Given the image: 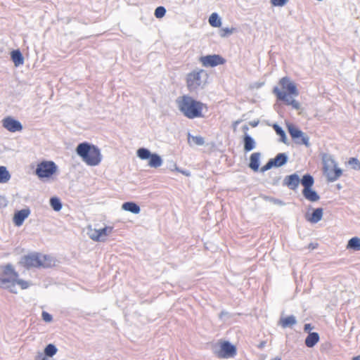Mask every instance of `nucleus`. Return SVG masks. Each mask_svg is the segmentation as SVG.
<instances>
[{"mask_svg": "<svg viewBox=\"0 0 360 360\" xmlns=\"http://www.w3.org/2000/svg\"><path fill=\"white\" fill-rule=\"evenodd\" d=\"M179 111L187 118L194 119L203 117L202 109L204 103L196 101L191 96L184 95L176 100Z\"/></svg>", "mask_w": 360, "mask_h": 360, "instance_id": "nucleus-1", "label": "nucleus"}, {"mask_svg": "<svg viewBox=\"0 0 360 360\" xmlns=\"http://www.w3.org/2000/svg\"><path fill=\"white\" fill-rule=\"evenodd\" d=\"M76 153L89 166H96L102 160L100 149L87 142L79 143L76 148Z\"/></svg>", "mask_w": 360, "mask_h": 360, "instance_id": "nucleus-2", "label": "nucleus"}, {"mask_svg": "<svg viewBox=\"0 0 360 360\" xmlns=\"http://www.w3.org/2000/svg\"><path fill=\"white\" fill-rule=\"evenodd\" d=\"M2 272L0 274V288L8 289L13 293H17L15 289V281L19 277V274L11 264H7L1 267Z\"/></svg>", "mask_w": 360, "mask_h": 360, "instance_id": "nucleus-3", "label": "nucleus"}, {"mask_svg": "<svg viewBox=\"0 0 360 360\" xmlns=\"http://www.w3.org/2000/svg\"><path fill=\"white\" fill-rule=\"evenodd\" d=\"M20 263L27 269L32 267L47 268L51 266V260L46 255H41L38 253H31L23 256Z\"/></svg>", "mask_w": 360, "mask_h": 360, "instance_id": "nucleus-4", "label": "nucleus"}, {"mask_svg": "<svg viewBox=\"0 0 360 360\" xmlns=\"http://www.w3.org/2000/svg\"><path fill=\"white\" fill-rule=\"evenodd\" d=\"M208 79V75L204 70H195L188 73L186 77L187 87L189 91H196L203 89Z\"/></svg>", "mask_w": 360, "mask_h": 360, "instance_id": "nucleus-5", "label": "nucleus"}, {"mask_svg": "<svg viewBox=\"0 0 360 360\" xmlns=\"http://www.w3.org/2000/svg\"><path fill=\"white\" fill-rule=\"evenodd\" d=\"M322 160L323 172L327 176L328 181L330 182L336 181L342 175V169L338 167L337 162L332 155L324 154L322 157Z\"/></svg>", "mask_w": 360, "mask_h": 360, "instance_id": "nucleus-6", "label": "nucleus"}, {"mask_svg": "<svg viewBox=\"0 0 360 360\" xmlns=\"http://www.w3.org/2000/svg\"><path fill=\"white\" fill-rule=\"evenodd\" d=\"M57 171V165L53 161H42L37 165L35 170L39 178H49Z\"/></svg>", "mask_w": 360, "mask_h": 360, "instance_id": "nucleus-7", "label": "nucleus"}, {"mask_svg": "<svg viewBox=\"0 0 360 360\" xmlns=\"http://www.w3.org/2000/svg\"><path fill=\"white\" fill-rule=\"evenodd\" d=\"M288 130L295 143L304 145L307 147L310 146L309 138L302 131L292 124L288 125Z\"/></svg>", "mask_w": 360, "mask_h": 360, "instance_id": "nucleus-8", "label": "nucleus"}, {"mask_svg": "<svg viewBox=\"0 0 360 360\" xmlns=\"http://www.w3.org/2000/svg\"><path fill=\"white\" fill-rule=\"evenodd\" d=\"M278 91L284 92L288 96H297L299 95V91L297 88L296 84L290 79L288 77H283L279 80Z\"/></svg>", "mask_w": 360, "mask_h": 360, "instance_id": "nucleus-9", "label": "nucleus"}, {"mask_svg": "<svg viewBox=\"0 0 360 360\" xmlns=\"http://www.w3.org/2000/svg\"><path fill=\"white\" fill-rule=\"evenodd\" d=\"M112 231V227L105 226L100 229H92L91 226L88 227L87 235L94 241H104L107 236H108Z\"/></svg>", "mask_w": 360, "mask_h": 360, "instance_id": "nucleus-10", "label": "nucleus"}, {"mask_svg": "<svg viewBox=\"0 0 360 360\" xmlns=\"http://www.w3.org/2000/svg\"><path fill=\"white\" fill-rule=\"evenodd\" d=\"M273 92L278 100L283 101L286 105H292V108L295 110H300L301 108L300 103L293 98L294 96H288L284 92L278 91V86L274 88Z\"/></svg>", "mask_w": 360, "mask_h": 360, "instance_id": "nucleus-11", "label": "nucleus"}, {"mask_svg": "<svg viewBox=\"0 0 360 360\" xmlns=\"http://www.w3.org/2000/svg\"><path fill=\"white\" fill-rule=\"evenodd\" d=\"M236 354V348L234 345H231L228 341H224L221 343L220 350L217 352V355L219 357L229 358L233 357Z\"/></svg>", "mask_w": 360, "mask_h": 360, "instance_id": "nucleus-12", "label": "nucleus"}, {"mask_svg": "<svg viewBox=\"0 0 360 360\" xmlns=\"http://www.w3.org/2000/svg\"><path fill=\"white\" fill-rule=\"evenodd\" d=\"M200 60L205 67H215L218 65L224 64L225 62V60L219 55L202 56Z\"/></svg>", "mask_w": 360, "mask_h": 360, "instance_id": "nucleus-13", "label": "nucleus"}, {"mask_svg": "<svg viewBox=\"0 0 360 360\" xmlns=\"http://www.w3.org/2000/svg\"><path fill=\"white\" fill-rule=\"evenodd\" d=\"M3 127L11 132L20 131L22 129L21 123L11 117L3 120Z\"/></svg>", "mask_w": 360, "mask_h": 360, "instance_id": "nucleus-14", "label": "nucleus"}, {"mask_svg": "<svg viewBox=\"0 0 360 360\" xmlns=\"http://www.w3.org/2000/svg\"><path fill=\"white\" fill-rule=\"evenodd\" d=\"M31 210L29 207L16 211L13 217V222L15 226H20L22 225L24 221L30 216Z\"/></svg>", "mask_w": 360, "mask_h": 360, "instance_id": "nucleus-15", "label": "nucleus"}, {"mask_svg": "<svg viewBox=\"0 0 360 360\" xmlns=\"http://www.w3.org/2000/svg\"><path fill=\"white\" fill-rule=\"evenodd\" d=\"M300 182V179L297 174L288 175L285 177L283 184L288 186L291 190H296Z\"/></svg>", "mask_w": 360, "mask_h": 360, "instance_id": "nucleus-16", "label": "nucleus"}, {"mask_svg": "<svg viewBox=\"0 0 360 360\" xmlns=\"http://www.w3.org/2000/svg\"><path fill=\"white\" fill-rule=\"evenodd\" d=\"M278 323L283 328H291L297 323V319L295 316L290 315L287 317H281Z\"/></svg>", "mask_w": 360, "mask_h": 360, "instance_id": "nucleus-17", "label": "nucleus"}, {"mask_svg": "<svg viewBox=\"0 0 360 360\" xmlns=\"http://www.w3.org/2000/svg\"><path fill=\"white\" fill-rule=\"evenodd\" d=\"M261 153L259 152L253 153L250 158L249 167L254 172H257L259 167Z\"/></svg>", "mask_w": 360, "mask_h": 360, "instance_id": "nucleus-18", "label": "nucleus"}, {"mask_svg": "<svg viewBox=\"0 0 360 360\" xmlns=\"http://www.w3.org/2000/svg\"><path fill=\"white\" fill-rule=\"evenodd\" d=\"M302 194L307 200L311 202H316L320 199L319 194L311 188L303 189Z\"/></svg>", "mask_w": 360, "mask_h": 360, "instance_id": "nucleus-19", "label": "nucleus"}, {"mask_svg": "<svg viewBox=\"0 0 360 360\" xmlns=\"http://www.w3.org/2000/svg\"><path fill=\"white\" fill-rule=\"evenodd\" d=\"M288 157L284 153H278L274 158H271L275 167H280L285 165L288 162Z\"/></svg>", "mask_w": 360, "mask_h": 360, "instance_id": "nucleus-20", "label": "nucleus"}, {"mask_svg": "<svg viewBox=\"0 0 360 360\" xmlns=\"http://www.w3.org/2000/svg\"><path fill=\"white\" fill-rule=\"evenodd\" d=\"M323 210L322 208H316L314 210L310 217H306L307 220L311 223L316 224L321 220L323 217Z\"/></svg>", "mask_w": 360, "mask_h": 360, "instance_id": "nucleus-21", "label": "nucleus"}, {"mask_svg": "<svg viewBox=\"0 0 360 360\" xmlns=\"http://www.w3.org/2000/svg\"><path fill=\"white\" fill-rule=\"evenodd\" d=\"M243 144H244V150L245 152H249L252 150L256 146V143L255 140L248 134H245L243 136Z\"/></svg>", "mask_w": 360, "mask_h": 360, "instance_id": "nucleus-22", "label": "nucleus"}, {"mask_svg": "<svg viewBox=\"0 0 360 360\" xmlns=\"http://www.w3.org/2000/svg\"><path fill=\"white\" fill-rule=\"evenodd\" d=\"M122 209L133 214H139L141 211L140 207L134 202H124Z\"/></svg>", "mask_w": 360, "mask_h": 360, "instance_id": "nucleus-23", "label": "nucleus"}, {"mask_svg": "<svg viewBox=\"0 0 360 360\" xmlns=\"http://www.w3.org/2000/svg\"><path fill=\"white\" fill-rule=\"evenodd\" d=\"M11 59L15 66L18 67L24 63V58L19 50H14L11 53Z\"/></svg>", "mask_w": 360, "mask_h": 360, "instance_id": "nucleus-24", "label": "nucleus"}, {"mask_svg": "<svg viewBox=\"0 0 360 360\" xmlns=\"http://www.w3.org/2000/svg\"><path fill=\"white\" fill-rule=\"evenodd\" d=\"M319 340V335L316 333H309L305 339V345L308 347H313Z\"/></svg>", "mask_w": 360, "mask_h": 360, "instance_id": "nucleus-25", "label": "nucleus"}, {"mask_svg": "<svg viewBox=\"0 0 360 360\" xmlns=\"http://www.w3.org/2000/svg\"><path fill=\"white\" fill-rule=\"evenodd\" d=\"M162 160L161 157L156 154V153H152L151 156L149 158V162L148 165L150 167L153 168H158L162 165Z\"/></svg>", "mask_w": 360, "mask_h": 360, "instance_id": "nucleus-26", "label": "nucleus"}, {"mask_svg": "<svg viewBox=\"0 0 360 360\" xmlns=\"http://www.w3.org/2000/svg\"><path fill=\"white\" fill-rule=\"evenodd\" d=\"M300 183H301V184L304 186V189H307V188H311L314 183V180L311 175L307 174L302 176Z\"/></svg>", "mask_w": 360, "mask_h": 360, "instance_id": "nucleus-27", "label": "nucleus"}, {"mask_svg": "<svg viewBox=\"0 0 360 360\" xmlns=\"http://www.w3.org/2000/svg\"><path fill=\"white\" fill-rule=\"evenodd\" d=\"M347 248L353 250L354 251L360 250V238L353 237L349 239L347 245Z\"/></svg>", "mask_w": 360, "mask_h": 360, "instance_id": "nucleus-28", "label": "nucleus"}, {"mask_svg": "<svg viewBox=\"0 0 360 360\" xmlns=\"http://www.w3.org/2000/svg\"><path fill=\"white\" fill-rule=\"evenodd\" d=\"M11 179V174L4 166H0V183H7Z\"/></svg>", "mask_w": 360, "mask_h": 360, "instance_id": "nucleus-29", "label": "nucleus"}, {"mask_svg": "<svg viewBox=\"0 0 360 360\" xmlns=\"http://www.w3.org/2000/svg\"><path fill=\"white\" fill-rule=\"evenodd\" d=\"M188 140L190 145L193 143L196 146H202L205 143L203 137L200 136H191L190 134L188 135Z\"/></svg>", "mask_w": 360, "mask_h": 360, "instance_id": "nucleus-30", "label": "nucleus"}, {"mask_svg": "<svg viewBox=\"0 0 360 360\" xmlns=\"http://www.w3.org/2000/svg\"><path fill=\"white\" fill-rule=\"evenodd\" d=\"M209 23L214 27H219L221 25V21L217 13H213L209 18Z\"/></svg>", "mask_w": 360, "mask_h": 360, "instance_id": "nucleus-31", "label": "nucleus"}, {"mask_svg": "<svg viewBox=\"0 0 360 360\" xmlns=\"http://www.w3.org/2000/svg\"><path fill=\"white\" fill-rule=\"evenodd\" d=\"M276 133L280 136V141L287 144V137L285 132L278 124H274L273 126Z\"/></svg>", "mask_w": 360, "mask_h": 360, "instance_id": "nucleus-32", "label": "nucleus"}, {"mask_svg": "<svg viewBox=\"0 0 360 360\" xmlns=\"http://www.w3.org/2000/svg\"><path fill=\"white\" fill-rule=\"evenodd\" d=\"M261 198L266 201V202H269L274 205H278V206H283L285 205V203L282 201L280 199H278V198H275L274 197H271V196H268V195H261Z\"/></svg>", "mask_w": 360, "mask_h": 360, "instance_id": "nucleus-33", "label": "nucleus"}, {"mask_svg": "<svg viewBox=\"0 0 360 360\" xmlns=\"http://www.w3.org/2000/svg\"><path fill=\"white\" fill-rule=\"evenodd\" d=\"M137 156L141 160H148L151 156L150 150L145 148H141L137 150Z\"/></svg>", "mask_w": 360, "mask_h": 360, "instance_id": "nucleus-34", "label": "nucleus"}, {"mask_svg": "<svg viewBox=\"0 0 360 360\" xmlns=\"http://www.w3.org/2000/svg\"><path fill=\"white\" fill-rule=\"evenodd\" d=\"M50 205L55 211H60L62 209V203L60 199L56 197L50 199Z\"/></svg>", "mask_w": 360, "mask_h": 360, "instance_id": "nucleus-35", "label": "nucleus"}, {"mask_svg": "<svg viewBox=\"0 0 360 360\" xmlns=\"http://www.w3.org/2000/svg\"><path fill=\"white\" fill-rule=\"evenodd\" d=\"M56 347L53 344H49L44 349V354L46 356L52 357L57 352Z\"/></svg>", "mask_w": 360, "mask_h": 360, "instance_id": "nucleus-36", "label": "nucleus"}, {"mask_svg": "<svg viewBox=\"0 0 360 360\" xmlns=\"http://www.w3.org/2000/svg\"><path fill=\"white\" fill-rule=\"evenodd\" d=\"M166 13V9L163 6H158L155 10V16L157 18H162Z\"/></svg>", "mask_w": 360, "mask_h": 360, "instance_id": "nucleus-37", "label": "nucleus"}, {"mask_svg": "<svg viewBox=\"0 0 360 360\" xmlns=\"http://www.w3.org/2000/svg\"><path fill=\"white\" fill-rule=\"evenodd\" d=\"M349 165H350L352 168L355 170L360 169V162L356 158H351L348 162Z\"/></svg>", "mask_w": 360, "mask_h": 360, "instance_id": "nucleus-38", "label": "nucleus"}, {"mask_svg": "<svg viewBox=\"0 0 360 360\" xmlns=\"http://www.w3.org/2000/svg\"><path fill=\"white\" fill-rule=\"evenodd\" d=\"M16 284L19 285L22 290L27 289L30 286V284L27 281L22 279H19L18 277L16 278V281H15V285Z\"/></svg>", "mask_w": 360, "mask_h": 360, "instance_id": "nucleus-39", "label": "nucleus"}, {"mask_svg": "<svg viewBox=\"0 0 360 360\" xmlns=\"http://www.w3.org/2000/svg\"><path fill=\"white\" fill-rule=\"evenodd\" d=\"M288 0H271V4L274 6L282 7L288 3Z\"/></svg>", "mask_w": 360, "mask_h": 360, "instance_id": "nucleus-40", "label": "nucleus"}, {"mask_svg": "<svg viewBox=\"0 0 360 360\" xmlns=\"http://www.w3.org/2000/svg\"><path fill=\"white\" fill-rule=\"evenodd\" d=\"M273 167H274V165L273 163V160H271V159H270L266 162V164L260 169V172H264L271 169Z\"/></svg>", "mask_w": 360, "mask_h": 360, "instance_id": "nucleus-41", "label": "nucleus"}, {"mask_svg": "<svg viewBox=\"0 0 360 360\" xmlns=\"http://www.w3.org/2000/svg\"><path fill=\"white\" fill-rule=\"evenodd\" d=\"M42 319L46 322H50L52 321V316L46 311L42 312Z\"/></svg>", "mask_w": 360, "mask_h": 360, "instance_id": "nucleus-42", "label": "nucleus"}, {"mask_svg": "<svg viewBox=\"0 0 360 360\" xmlns=\"http://www.w3.org/2000/svg\"><path fill=\"white\" fill-rule=\"evenodd\" d=\"M222 31H223L224 33H221V34H220V35H221V37H224L227 36L228 34H232V32H233L232 30H231V29H229V28H228V27H226V28H224V29L222 30Z\"/></svg>", "mask_w": 360, "mask_h": 360, "instance_id": "nucleus-43", "label": "nucleus"}, {"mask_svg": "<svg viewBox=\"0 0 360 360\" xmlns=\"http://www.w3.org/2000/svg\"><path fill=\"white\" fill-rule=\"evenodd\" d=\"M312 328H313V327L309 323H307L304 325V331H306V332L310 331Z\"/></svg>", "mask_w": 360, "mask_h": 360, "instance_id": "nucleus-44", "label": "nucleus"}, {"mask_svg": "<svg viewBox=\"0 0 360 360\" xmlns=\"http://www.w3.org/2000/svg\"><path fill=\"white\" fill-rule=\"evenodd\" d=\"M259 124V121H252V122H250V124L252 127H255L258 125Z\"/></svg>", "mask_w": 360, "mask_h": 360, "instance_id": "nucleus-45", "label": "nucleus"}, {"mask_svg": "<svg viewBox=\"0 0 360 360\" xmlns=\"http://www.w3.org/2000/svg\"><path fill=\"white\" fill-rule=\"evenodd\" d=\"M228 314V312L227 311H222L220 314H219V319H222L224 316H226Z\"/></svg>", "mask_w": 360, "mask_h": 360, "instance_id": "nucleus-46", "label": "nucleus"}, {"mask_svg": "<svg viewBox=\"0 0 360 360\" xmlns=\"http://www.w3.org/2000/svg\"><path fill=\"white\" fill-rule=\"evenodd\" d=\"M242 122L241 120H238L236 121H235L233 123V127L235 128L237 125H238L240 122Z\"/></svg>", "mask_w": 360, "mask_h": 360, "instance_id": "nucleus-47", "label": "nucleus"}, {"mask_svg": "<svg viewBox=\"0 0 360 360\" xmlns=\"http://www.w3.org/2000/svg\"><path fill=\"white\" fill-rule=\"evenodd\" d=\"M316 247H317V244L310 243L309 245V248L312 249V250L316 248Z\"/></svg>", "mask_w": 360, "mask_h": 360, "instance_id": "nucleus-48", "label": "nucleus"}, {"mask_svg": "<svg viewBox=\"0 0 360 360\" xmlns=\"http://www.w3.org/2000/svg\"><path fill=\"white\" fill-rule=\"evenodd\" d=\"M243 130L245 132V134H247V131L249 130V127H248V125H244L243 127Z\"/></svg>", "mask_w": 360, "mask_h": 360, "instance_id": "nucleus-49", "label": "nucleus"}, {"mask_svg": "<svg viewBox=\"0 0 360 360\" xmlns=\"http://www.w3.org/2000/svg\"><path fill=\"white\" fill-rule=\"evenodd\" d=\"M265 345V342H262L259 345V348H262L264 347Z\"/></svg>", "mask_w": 360, "mask_h": 360, "instance_id": "nucleus-50", "label": "nucleus"}, {"mask_svg": "<svg viewBox=\"0 0 360 360\" xmlns=\"http://www.w3.org/2000/svg\"><path fill=\"white\" fill-rule=\"evenodd\" d=\"M352 360H360V355L353 357Z\"/></svg>", "mask_w": 360, "mask_h": 360, "instance_id": "nucleus-51", "label": "nucleus"}]
</instances>
